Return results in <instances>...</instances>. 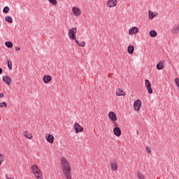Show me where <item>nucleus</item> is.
<instances>
[{
    "label": "nucleus",
    "instance_id": "72a5a7b5",
    "mask_svg": "<svg viewBox=\"0 0 179 179\" xmlns=\"http://www.w3.org/2000/svg\"><path fill=\"white\" fill-rule=\"evenodd\" d=\"M5 94L3 93H0V99H2V97H4Z\"/></svg>",
    "mask_w": 179,
    "mask_h": 179
},
{
    "label": "nucleus",
    "instance_id": "6e6552de",
    "mask_svg": "<svg viewBox=\"0 0 179 179\" xmlns=\"http://www.w3.org/2000/svg\"><path fill=\"white\" fill-rule=\"evenodd\" d=\"M117 6V0H109L107 3V6L108 8H114Z\"/></svg>",
    "mask_w": 179,
    "mask_h": 179
},
{
    "label": "nucleus",
    "instance_id": "f3484780",
    "mask_svg": "<svg viewBox=\"0 0 179 179\" xmlns=\"http://www.w3.org/2000/svg\"><path fill=\"white\" fill-rule=\"evenodd\" d=\"M125 92L121 89H117L116 91V96H125Z\"/></svg>",
    "mask_w": 179,
    "mask_h": 179
},
{
    "label": "nucleus",
    "instance_id": "ddd939ff",
    "mask_svg": "<svg viewBox=\"0 0 179 179\" xmlns=\"http://www.w3.org/2000/svg\"><path fill=\"white\" fill-rule=\"evenodd\" d=\"M164 68V61H160L157 64V69L158 71H162Z\"/></svg>",
    "mask_w": 179,
    "mask_h": 179
},
{
    "label": "nucleus",
    "instance_id": "4be33fe9",
    "mask_svg": "<svg viewBox=\"0 0 179 179\" xmlns=\"http://www.w3.org/2000/svg\"><path fill=\"white\" fill-rule=\"evenodd\" d=\"M5 45L7 48H12V47H13V43L10 41H6L5 42Z\"/></svg>",
    "mask_w": 179,
    "mask_h": 179
},
{
    "label": "nucleus",
    "instance_id": "c756f323",
    "mask_svg": "<svg viewBox=\"0 0 179 179\" xmlns=\"http://www.w3.org/2000/svg\"><path fill=\"white\" fill-rule=\"evenodd\" d=\"M52 5H57V0H48Z\"/></svg>",
    "mask_w": 179,
    "mask_h": 179
},
{
    "label": "nucleus",
    "instance_id": "9d476101",
    "mask_svg": "<svg viewBox=\"0 0 179 179\" xmlns=\"http://www.w3.org/2000/svg\"><path fill=\"white\" fill-rule=\"evenodd\" d=\"M139 32V29L136 27H132L129 30V34H136V33Z\"/></svg>",
    "mask_w": 179,
    "mask_h": 179
},
{
    "label": "nucleus",
    "instance_id": "58836bf2",
    "mask_svg": "<svg viewBox=\"0 0 179 179\" xmlns=\"http://www.w3.org/2000/svg\"><path fill=\"white\" fill-rule=\"evenodd\" d=\"M8 179H13V178H8Z\"/></svg>",
    "mask_w": 179,
    "mask_h": 179
},
{
    "label": "nucleus",
    "instance_id": "f704fd0d",
    "mask_svg": "<svg viewBox=\"0 0 179 179\" xmlns=\"http://www.w3.org/2000/svg\"><path fill=\"white\" fill-rule=\"evenodd\" d=\"M15 51H20V48L15 47Z\"/></svg>",
    "mask_w": 179,
    "mask_h": 179
},
{
    "label": "nucleus",
    "instance_id": "dca6fc26",
    "mask_svg": "<svg viewBox=\"0 0 179 179\" xmlns=\"http://www.w3.org/2000/svg\"><path fill=\"white\" fill-rule=\"evenodd\" d=\"M134 51H135V47H134V45H129L127 48V52L130 55H132V54H134Z\"/></svg>",
    "mask_w": 179,
    "mask_h": 179
},
{
    "label": "nucleus",
    "instance_id": "2eb2a0df",
    "mask_svg": "<svg viewBox=\"0 0 179 179\" xmlns=\"http://www.w3.org/2000/svg\"><path fill=\"white\" fill-rule=\"evenodd\" d=\"M46 140L49 143H54V136L52 134H48L46 137Z\"/></svg>",
    "mask_w": 179,
    "mask_h": 179
},
{
    "label": "nucleus",
    "instance_id": "c85d7f7f",
    "mask_svg": "<svg viewBox=\"0 0 179 179\" xmlns=\"http://www.w3.org/2000/svg\"><path fill=\"white\" fill-rule=\"evenodd\" d=\"M155 16H156V15H155L153 12L149 11V17H150V19H153L155 17Z\"/></svg>",
    "mask_w": 179,
    "mask_h": 179
},
{
    "label": "nucleus",
    "instance_id": "4468645a",
    "mask_svg": "<svg viewBox=\"0 0 179 179\" xmlns=\"http://www.w3.org/2000/svg\"><path fill=\"white\" fill-rule=\"evenodd\" d=\"M52 78L51 76L46 75L43 76L44 83H50L51 82Z\"/></svg>",
    "mask_w": 179,
    "mask_h": 179
},
{
    "label": "nucleus",
    "instance_id": "0eeeda50",
    "mask_svg": "<svg viewBox=\"0 0 179 179\" xmlns=\"http://www.w3.org/2000/svg\"><path fill=\"white\" fill-rule=\"evenodd\" d=\"M108 117L112 122H115V121H117V115H115V113L113 111L110 112L108 114Z\"/></svg>",
    "mask_w": 179,
    "mask_h": 179
},
{
    "label": "nucleus",
    "instance_id": "39448f33",
    "mask_svg": "<svg viewBox=\"0 0 179 179\" xmlns=\"http://www.w3.org/2000/svg\"><path fill=\"white\" fill-rule=\"evenodd\" d=\"M141 107H142V101H141V99H137L134 103V108L136 111H139Z\"/></svg>",
    "mask_w": 179,
    "mask_h": 179
},
{
    "label": "nucleus",
    "instance_id": "5701e85b",
    "mask_svg": "<svg viewBox=\"0 0 179 179\" xmlns=\"http://www.w3.org/2000/svg\"><path fill=\"white\" fill-rule=\"evenodd\" d=\"M6 22H8V23H13V19H12V17L10 16H6L5 17Z\"/></svg>",
    "mask_w": 179,
    "mask_h": 179
},
{
    "label": "nucleus",
    "instance_id": "e433bc0d",
    "mask_svg": "<svg viewBox=\"0 0 179 179\" xmlns=\"http://www.w3.org/2000/svg\"><path fill=\"white\" fill-rule=\"evenodd\" d=\"M136 134H137V135H139V131H136Z\"/></svg>",
    "mask_w": 179,
    "mask_h": 179
},
{
    "label": "nucleus",
    "instance_id": "4c0bfd02",
    "mask_svg": "<svg viewBox=\"0 0 179 179\" xmlns=\"http://www.w3.org/2000/svg\"><path fill=\"white\" fill-rule=\"evenodd\" d=\"M1 164H2V162H0V166H1Z\"/></svg>",
    "mask_w": 179,
    "mask_h": 179
},
{
    "label": "nucleus",
    "instance_id": "1a4fd4ad",
    "mask_svg": "<svg viewBox=\"0 0 179 179\" xmlns=\"http://www.w3.org/2000/svg\"><path fill=\"white\" fill-rule=\"evenodd\" d=\"M113 134L115 136H121V129H120V127H114Z\"/></svg>",
    "mask_w": 179,
    "mask_h": 179
},
{
    "label": "nucleus",
    "instance_id": "bb28decb",
    "mask_svg": "<svg viewBox=\"0 0 179 179\" xmlns=\"http://www.w3.org/2000/svg\"><path fill=\"white\" fill-rule=\"evenodd\" d=\"M3 13H9V7L8 6L4 7V8L3 9Z\"/></svg>",
    "mask_w": 179,
    "mask_h": 179
},
{
    "label": "nucleus",
    "instance_id": "a878e982",
    "mask_svg": "<svg viewBox=\"0 0 179 179\" xmlns=\"http://www.w3.org/2000/svg\"><path fill=\"white\" fill-rule=\"evenodd\" d=\"M7 64H8V69L10 71H12V61L10 60L7 61Z\"/></svg>",
    "mask_w": 179,
    "mask_h": 179
},
{
    "label": "nucleus",
    "instance_id": "a211bd4d",
    "mask_svg": "<svg viewBox=\"0 0 179 179\" xmlns=\"http://www.w3.org/2000/svg\"><path fill=\"white\" fill-rule=\"evenodd\" d=\"M177 33H179V24L173 27L172 29L173 34H177Z\"/></svg>",
    "mask_w": 179,
    "mask_h": 179
},
{
    "label": "nucleus",
    "instance_id": "f257e3e1",
    "mask_svg": "<svg viewBox=\"0 0 179 179\" xmlns=\"http://www.w3.org/2000/svg\"><path fill=\"white\" fill-rule=\"evenodd\" d=\"M62 170L63 174L66 179H72V169H71V165L69 162L65 157H62L61 160Z\"/></svg>",
    "mask_w": 179,
    "mask_h": 179
},
{
    "label": "nucleus",
    "instance_id": "f8f14e48",
    "mask_svg": "<svg viewBox=\"0 0 179 179\" xmlns=\"http://www.w3.org/2000/svg\"><path fill=\"white\" fill-rule=\"evenodd\" d=\"M72 10H73V15H75L76 16H80V9H79V8L73 7L72 8Z\"/></svg>",
    "mask_w": 179,
    "mask_h": 179
},
{
    "label": "nucleus",
    "instance_id": "cd10ccee",
    "mask_svg": "<svg viewBox=\"0 0 179 179\" xmlns=\"http://www.w3.org/2000/svg\"><path fill=\"white\" fill-rule=\"evenodd\" d=\"M0 107L1 108H3V107H8V104H6V102H1L0 103Z\"/></svg>",
    "mask_w": 179,
    "mask_h": 179
},
{
    "label": "nucleus",
    "instance_id": "7c9ffc66",
    "mask_svg": "<svg viewBox=\"0 0 179 179\" xmlns=\"http://www.w3.org/2000/svg\"><path fill=\"white\" fill-rule=\"evenodd\" d=\"M145 150H146L147 153H151V152H152V150H150V148H149V147H146Z\"/></svg>",
    "mask_w": 179,
    "mask_h": 179
},
{
    "label": "nucleus",
    "instance_id": "423d86ee",
    "mask_svg": "<svg viewBox=\"0 0 179 179\" xmlns=\"http://www.w3.org/2000/svg\"><path fill=\"white\" fill-rule=\"evenodd\" d=\"M73 128L76 131V134H79V132H83L84 131L83 127H82V126H80V124H79L78 122L74 124Z\"/></svg>",
    "mask_w": 179,
    "mask_h": 179
},
{
    "label": "nucleus",
    "instance_id": "7ed1b4c3",
    "mask_svg": "<svg viewBox=\"0 0 179 179\" xmlns=\"http://www.w3.org/2000/svg\"><path fill=\"white\" fill-rule=\"evenodd\" d=\"M69 36L71 40H76V27L69 29Z\"/></svg>",
    "mask_w": 179,
    "mask_h": 179
},
{
    "label": "nucleus",
    "instance_id": "2f4dec72",
    "mask_svg": "<svg viewBox=\"0 0 179 179\" xmlns=\"http://www.w3.org/2000/svg\"><path fill=\"white\" fill-rule=\"evenodd\" d=\"M0 162L2 163L3 162V155L2 154H0Z\"/></svg>",
    "mask_w": 179,
    "mask_h": 179
},
{
    "label": "nucleus",
    "instance_id": "473e14b6",
    "mask_svg": "<svg viewBox=\"0 0 179 179\" xmlns=\"http://www.w3.org/2000/svg\"><path fill=\"white\" fill-rule=\"evenodd\" d=\"M113 126L115 127V128H119L118 127V124L115 122H113Z\"/></svg>",
    "mask_w": 179,
    "mask_h": 179
},
{
    "label": "nucleus",
    "instance_id": "20e7f679",
    "mask_svg": "<svg viewBox=\"0 0 179 179\" xmlns=\"http://www.w3.org/2000/svg\"><path fill=\"white\" fill-rule=\"evenodd\" d=\"M145 87L147 88L149 94H152V93H153V90L152 89V83H150V81L148 79H145Z\"/></svg>",
    "mask_w": 179,
    "mask_h": 179
},
{
    "label": "nucleus",
    "instance_id": "393cba45",
    "mask_svg": "<svg viewBox=\"0 0 179 179\" xmlns=\"http://www.w3.org/2000/svg\"><path fill=\"white\" fill-rule=\"evenodd\" d=\"M111 169L112 170H117L118 169V165H117V163H112Z\"/></svg>",
    "mask_w": 179,
    "mask_h": 179
},
{
    "label": "nucleus",
    "instance_id": "f03ea898",
    "mask_svg": "<svg viewBox=\"0 0 179 179\" xmlns=\"http://www.w3.org/2000/svg\"><path fill=\"white\" fill-rule=\"evenodd\" d=\"M31 169L36 179H43V173H41L40 168H38L36 164L32 165L31 166Z\"/></svg>",
    "mask_w": 179,
    "mask_h": 179
},
{
    "label": "nucleus",
    "instance_id": "412c9836",
    "mask_svg": "<svg viewBox=\"0 0 179 179\" xmlns=\"http://www.w3.org/2000/svg\"><path fill=\"white\" fill-rule=\"evenodd\" d=\"M150 37H157V32L155 30H151L150 31Z\"/></svg>",
    "mask_w": 179,
    "mask_h": 179
},
{
    "label": "nucleus",
    "instance_id": "9b49d317",
    "mask_svg": "<svg viewBox=\"0 0 179 179\" xmlns=\"http://www.w3.org/2000/svg\"><path fill=\"white\" fill-rule=\"evenodd\" d=\"M3 81L6 83V85H10L12 83V79L9 78L8 76H3Z\"/></svg>",
    "mask_w": 179,
    "mask_h": 179
},
{
    "label": "nucleus",
    "instance_id": "6ab92c4d",
    "mask_svg": "<svg viewBox=\"0 0 179 179\" xmlns=\"http://www.w3.org/2000/svg\"><path fill=\"white\" fill-rule=\"evenodd\" d=\"M75 42L78 45H79V47H85V45H86V43H85V41L80 42L79 40L76 39Z\"/></svg>",
    "mask_w": 179,
    "mask_h": 179
},
{
    "label": "nucleus",
    "instance_id": "c9c22d12",
    "mask_svg": "<svg viewBox=\"0 0 179 179\" xmlns=\"http://www.w3.org/2000/svg\"><path fill=\"white\" fill-rule=\"evenodd\" d=\"M2 72H3L2 69H1V68H0V75H1V74H2Z\"/></svg>",
    "mask_w": 179,
    "mask_h": 179
},
{
    "label": "nucleus",
    "instance_id": "b1692460",
    "mask_svg": "<svg viewBox=\"0 0 179 179\" xmlns=\"http://www.w3.org/2000/svg\"><path fill=\"white\" fill-rule=\"evenodd\" d=\"M137 177L139 179H145V176H143V173L141 172H137Z\"/></svg>",
    "mask_w": 179,
    "mask_h": 179
},
{
    "label": "nucleus",
    "instance_id": "aec40b11",
    "mask_svg": "<svg viewBox=\"0 0 179 179\" xmlns=\"http://www.w3.org/2000/svg\"><path fill=\"white\" fill-rule=\"evenodd\" d=\"M23 135L24 136H25V138H27L28 139H31V138H33V135H31V134H29L27 131H24Z\"/></svg>",
    "mask_w": 179,
    "mask_h": 179
}]
</instances>
